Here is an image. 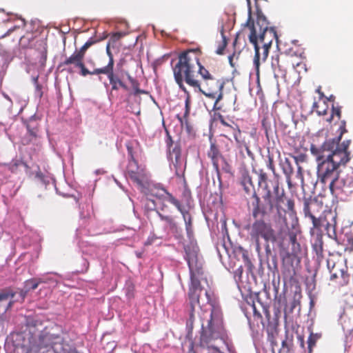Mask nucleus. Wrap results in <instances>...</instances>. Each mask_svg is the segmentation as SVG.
I'll list each match as a JSON object with an SVG mask.
<instances>
[{
	"label": "nucleus",
	"mask_w": 353,
	"mask_h": 353,
	"mask_svg": "<svg viewBox=\"0 0 353 353\" xmlns=\"http://www.w3.org/2000/svg\"><path fill=\"white\" fill-rule=\"evenodd\" d=\"M183 248L185 251L184 258L188 263L190 274L188 297L191 310L188 322L190 325H192L194 321V308L196 305L201 307L200 296L203 288L201 285L199 277L203 274V263L202 259L199 256V249L196 243L191 241L189 244L185 245Z\"/></svg>",
	"instance_id": "1"
},
{
	"label": "nucleus",
	"mask_w": 353,
	"mask_h": 353,
	"mask_svg": "<svg viewBox=\"0 0 353 353\" xmlns=\"http://www.w3.org/2000/svg\"><path fill=\"white\" fill-rule=\"evenodd\" d=\"M245 26L250 30L249 41L254 48L253 63L259 74L261 63L267 60L273 40H278V36L274 28H263L260 23H245Z\"/></svg>",
	"instance_id": "2"
},
{
	"label": "nucleus",
	"mask_w": 353,
	"mask_h": 353,
	"mask_svg": "<svg viewBox=\"0 0 353 353\" xmlns=\"http://www.w3.org/2000/svg\"><path fill=\"white\" fill-rule=\"evenodd\" d=\"M199 50H190L183 52L179 56L177 63L173 68L174 79L179 88L186 94L189 92L183 85V81L190 86L200 89V82L196 76V65L199 64Z\"/></svg>",
	"instance_id": "3"
},
{
	"label": "nucleus",
	"mask_w": 353,
	"mask_h": 353,
	"mask_svg": "<svg viewBox=\"0 0 353 353\" xmlns=\"http://www.w3.org/2000/svg\"><path fill=\"white\" fill-rule=\"evenodd\" d=\"M205 302L212 306L210 319L208 325L204 327L202 325L200 344L201 346H208L216 352L221 353L217 347L209 346L213 341L222 338L224 335V328L223 323V316L219 307L216 305L214 299V294L210 290H205Z\"/></svg>",
	"instance_id": "4"
},
{
	"label": "nucleus",
	"mask_w": 353,
	"mask_h": 353,
	"mask_svg": "<svg viewBox=\"0 0 353 353\" xmlns=\"http://www.w3.org/2000/svg\"><path fill=\"white\" fill-rule=\"evenodd\" d=\"M323 208L322 205L318 202L316 199L312 197L303 199V212L305 217L311 219L313 228L316 229H321L322 226L325 225L326 230L329 233L330 228H333L334 234V226L336 225V216L332 211H325L323 215L317 216ZM330 236L331 235L328 234Z\"/></svg>",
	"instance_id": "5"
},
{
	"label": "nucleus",
	"mask_w": 353,
	"mask_h": 353,
	"mask_svg": "<svg viewBox=\"0 0 353 353\" xmlns=\"http://www.w3.org/2000/svg\"><path fill=\"white\" fill-rule=\"evenodd\" d=\"M325 158L317 161V174L320 181L326 184L329 183V188L330 192H333L335 188L336 183L339 182L340 178V168L345 166L347 162L334 154L332 158Z\"/></svg>",
	"instance_id": "6"
},
{
	"label": "nucleus",
	"mask_w": 353,
	"mask_h": 353,
	"mask_svg": "<svg viewBox=\"0 0 353 353\" xmlns=\"http://www.w3.org/2000/svg\"><path fill=\"white\" fill-rule=\"evenodd\" d=\"M272 185L273 186V196L271 193L270 198H264V200L268 202L271 209L274 208L276 210L279 219H281L283 223H285L287 221L285 217L287 212L292 214H296L294 201L285 196L284 190L279 188V182L272 181Z\"/></svg>",
	"instance_id": "7"
},
{
	"label": "nucleus",
	"mask_w": 353,
	"mask_h": 353,
	"mask_svg": "<svg viewBox=\"0 0 353 353\" xmlns=\"http://www.w3.org/2000/svg\"><path fill=\"white\" fill-rule=\"evenodd\" d=\"M250 236L257 246L260 245L261 239L267 243H275L278 241L277 235L272 225L263 219H256L253 222L250 227Z\"/></svg>",
	"instance_id": "8"
},
{
	"label": "nucleus",
	"mask_w": 353,
	"mask_h": 353,
	"mask_svg": "<svg viewBox=\"0 0 353 353\" xmlns=\"http://www.w3.org/2000/svg\"><path fill=\"white\" fill-rule=\"evenodd\" d=\"M341 140L337 137L327 139L321 147L311 145L310 152L316 157V160H321L329 157H334V154L340 152L339 143Z\"/></svg>",
	"instance_id": "9"
},
{
	"label": "nucleus",
	"mask_w": 353,
	"mask_h": 353,
	"mask_svg": "<svg viewBox=\"0 0 353 353\" xmlns=\"http://www.w3.org/2000/svg\"><path fill=\"white\" fill-rule=\"evenodd\" d=\"M285 225L282 226L277 234L278 241H283L287 236H289L290 242L292 245V252L291 253L288 252L283 260H289L292 262L294 259H296L298 262H300V259L298 257V253L301 251L299 243L296 241V236L293 232H290L288 226L287 221L284 223Z\"/></svg>",
	"instance_id": "10"
},
{
	"label": "nucleus",
	"mask_w": 353,
	"mask_h": 353,
	"mask_svg": "<svg viewBox=\"0 0 353 353\" xmlns=\"http://www.w3.org/2000/svg\"><path fill=\"white\" fill-rule=\"evenodd\" d=\"M126 172L130 179L139 186H142L148 178L145 170L139 166L137 160L128 161Z\"/></svg>",
	"instance_id": "11"
},
{
	"label": "nucleus",
	"mask_w": 353,
	"mask_h": 353,
	"mask_svg": "<svg viewBox=\"0 0 353 353\" xmlns=\"http://www.w3.org/2000/svg\"><path fill=\"white\" fill-rule=\"evenodd\" d=\"M149 192L151 196L162 201H168L174 205L177 210H181V202L160 185H153L150 186Z\"/></svg>",
	"instance_id": "12"
},
{
	"label": "nucleus",
	"mask_w": 353,
	"mask_h": 353,
	"mask_svg": "<svg viewBox=\"0 0 353 353\" xmlns=\"http://www.w3.org/2000/svg\"><path fill=\"white\" fill-rule=\"evenodd\" d=\"M62 65L68 66L67 70L70 73L74 72V68H77L81 70L80 74L83 77L88 74H92V71H89L85 68L83 63V58L76 52H74L70 57L65 59Z\"/></svg>",
	"instance_id": "13"
},
{
	"label": "nucleus",
	"mask_w": 353,
	"mask_h": 353,
	"mask_svg": "<svg viewBox=\"0 0 353 353\" xmlns=\"http://www.w3.org/2000/svg\"><path fill=\"white\" fill-rule=\"evenodd\" d=\"M223 83L221 81L213 83L211 88H202L201 84L200 83V89L197 90L206 97L214 100L213 110H219L220 108L217 107V104L223 97Z\"/></svg>",
	"instance_id": "14"
},
{
	"label": "nucleus",
	"mask_w": 353,
	"mask_h": 353,
	"mask_svg": "<svg viewBox=\"0 0 353 353\" xmlns=\"http://www.w3.org/2000/svg\"><path fill=\"white\" fill-rule=\"evenodd\" d=\"M339 192L348 196L353 197V172L347 174L345 177L339 178V182L336 183L335 188L331 193L332 194H336Z\"/></svg>",
	"instance_id": "15"
},
{
	"label": "nucleus",
	"mask_w": 353,
	"mask_h": 353,
	"mask_svg": "<svg viewBox=\"0 0 353 353\" xmlns=\"http://www.w3.org/2000/svg\"><path fill=\"white\" fill-rule=\"evenodd\" d=\"M113 68H97L92 71V74H106L110 81V83L112 85V90H117L119 86L126 91L129 90L128 86L119 79L118 77L114 75Z\"/></svg>",
	"instance_id": "16"
},
{
	"label": "nucleus",
	"mask_w": 353,
	"mask_h": 353,
	"mask_svg": "<svg viewBox=\"0 0 353 353\" xmlns=\"http://www.w3.org/2000/svg\"><path fill=\"white\" fill-rule=\"evenodd\" d=\"M253 172L258 176L259 185L266 190V194L263 196V199L270 198V195L272 193L271 189L273 190L272 181H276L279 182L278 176L275 174L272 179H269L267 173L263 169L253 170Z\"/></svg>",
	"instance_id": "17"
},
{
	"label": "nucleus",
	"mask_w": 353,
	"mask_h": 353,
	"mask_svg": "<svg viewBox=\"0 0 353 353\" xmlns=\"http://www.w3.org/2000/svg\"><path fill=\"white\" fill-rule=\"evenodd\" d=\"M208 157L210 159L217 178L221 183L219 161H222L224 157L221 154L218 145L215 143H210V149L208 151Z\"/></svg>",
	"instance_id": "18"
},
{
	"label": "nucleus",
	"mask_w": 353,
	"mask_h": 353,
	"mask_svg": "<svg viewBox=\"0 0 353 353\" xmlns=\"http://www.w3.org/2000/svg\"><path fill=\"white\" fill-rule=\"evenodd\" d=\"M168 146L169 148L170 158L176 168V172H178V168L181 165V151L179 145L175 144V145L171 149L173 142L170 137H169L167 141Z\"/></svg>",
	"instance_id": "19"
},
{
	"label": "nucleus",
	"mask_w": 353,
	"mask_h": 353,
	"mask_svg": "<svg viewBox=\"0 0 353 353\" xmlns=\"http://www.w3.org/2000/svg\"><path fill=\"white\" fill-rule=\"evenodd\" d=\"M233 28V26L231 23H225L220 29V33L221 35L222 41L218 43L217 48L216 50V54L222 55L224 54L225 49L226 48L228 40L229 34L231 30Z\"/></svg>",
	"instance_id": "20"
},
{
	"label": "nucleus",
	"mask_w": 353,
	"mask_h": 353,
	"mask_svg": "<svg viewBox=\"0 0 353 353\" xmlns=\"http://www.w3.org/2000/svg\"><path fill=\"white\" fill-rule=\"evenodd\" d=\"M189 100L190 93H188V96L186 97L185 100V110L184 114L183 117L177 114L176 117L181 123V128H184L188 134H192L194 132V130L192 125L188 121V115L190 113Z\"/></svg>",
	"instance_id": "21"
},
{
	"label": "nucleus",
	"mask_w": 353,
	"mask_h": 353,
	"mask_svg": "<svg viewBox=\"0 0 353 353\" xmlns=\"http://www.w3.org/2000/svg\"><path fill=\"white\" fill-rule=\"evenodd\" d=\"M241 184L247 194L252 195V197L257 195L252 177L247 171H244L241 174Z\"/></svg>",
	"instance_id": "22"
},
{
	"label": "nucleus",
	"mask_w": 353,
	"mask_h": 353,
	"mask_svg": "<svg viewBox=\"0 0 353 353\" xmlns=\"http://www.w3.org/2000/svg\"><path fill=\"white\" fill-rule=\"evenodd\" d=\"M248 18L246 22H267V17L259 8L258 3H255V11L251 10V4L248 6Z\"/></svg>",
	"instance_id": "23"
},
{
	"label": "nucleus",
	"mask_w": 353,
	"mask_h": 353,
	"mask_svg": "<svg viewBox=\"0 0 353 353\" xmlns=\"http://www.w3.org/2000/svg\"><path fill=\"white\" fill-rule=\"evenodd\" d=\"M157 214L161 220L165 223L166 229H168L172 232H178V225L174 216L171 215H165V214L159 212V210H157Z\"/></svg>",
	"instance_id": "24"
},
{
	"label": "nucleus",
	"mask_w": 353,
	"mask_h": 353,
	"mask_svg": "<svg viewBox=\"0 0 353 353\" xmlns=\"http://www.w3.org/2000/svg\"><path fill=\"white\" fill-rule=\"evenodd\" d=\"M26 128L30 139L28 141L23 139V144H28L30 141L37 137L39 132V124L36 122V121L30 119L26 123Z\"/></svg>",
	"instance_id": "25"
},
{
	"label": "nucleus",
	"mask_w": 353,
	"mask_h": 353,
	"mask_svg": "<svg viewBox=\"0 0 353 353\" xmlns=\"http://www.w3.org/2000/svg\"><path fill=\"white\" fill-rule=\"evenodd\" d=\"M280 166L284 174L286 176L288 184L290 185L291 181V176L294 172V169L291 163V161L288 158H284V159H281Z\"/></svg>",
	"instance_id": "26"
},
{
	"label": "nucleus",
	"mask_w": 353,
	"mask_h": 353,
	"mask_svg": "<svg viewBox=\"0 0 353 353\" xmlns=\"http://www.w3.org/2000/svg\"><path fill=\"white\" fill-rule=\"evenodd\" d=\"M181 210H178L181 214L183 215L185 224V230L187 232L188 236L190 239L193 236V229H192V221L191 215L188 213V211L185 210L181 204Z\"/></svg>",
	"instance_id": "27"
},
{
	"label": "nucleus",
	"mask_w": 353,
	"mask_h": 353,
	"mask_svg": "<svg viewBox=\"0 0 353 353\" xmlns=\"http://www.w3.org/2000/svg\"><path fill=\"white\" fill-rule=\"evenodd\" d=\"M219 121L223 126L229 128L231 130L234 139L237 143H239V137L241 136V132L238 125L234 123V121H231L232 124L229 123L222 116H220Z\"/></svg>",
	"instance_id": "28"
},
{
	"label": "nucleus",
	"mask_w": 353,
	"mask_h": 353,
	"mask_svg": "<svg viewBox=\"0 0 353 353\" xmlns=\"http://www.w3.org/2000/svg\"><path fill=\"white\" fill-rule=\"evenodd\" d=\"M350 143V140H345L341 144L339 143L340 152L336 154L337 156H339L341 159H342L346 162H349L351 159L350 152L348 151Z\"/></svg>",
	"instance_id": "29"
},
{
	"label": "nucleus",
	"mask_w": 353,
	"mask_h": 353,
	"mask_svg": "<svg viewBox=\"0 0 353 353\" xmlns=\"http://www.w3.org/2000/svg\"><path fill=\"white\" fill-rule=\"evenodd\" d=\"M254 201H252V216L254 218H257L259 215L265 216L267 214L266 208L263 205L260 204V198L256 195L253 197Z\"/></svg>",
	"instance_id": "30"
},
{
	"label": "nucleus",
	"mask_w": 353,
	"mask_h": 353,
	"mask_svg": "<svg viewBox=\"0 0 353 353\" xmlns=\"http://www.w3.org/2000/svg\"><path fill=\"white\" fill-rule=\"evenodd\" d=\"M330 280L334 281L340 276L345 283H347L349 281L350 275L343 269H339L338 271L336 269V266L334 265L332 270H330Z\"/></svg>",
	"instance_id": "31"
},
{
	"label": "nucleus",
	"mask_w": 353,
	"mask_h": 353,
	"mask_svg": "<svg viewBox=\"0 0 353 353\" xmlns=\"http://www.w3.org/2000/svg\"><path fill=\"white\" fill-rule=\"evenodd\" d=\"M196 68H198V72L203 78V81L205 80H210L211 83H213L221 82L220 80L213 77L212 74L209 72V71L205 67H203L200 62L199 65H196Z\"/></svg>",
	"instance_id": "32"
},
{
	"label": "nucleus",
	"mask_w": 353,
	"mask_h": 353,
	"mask_svg": "<svg viewBox=\"0 0 353 353\" xmlns=\"http://www.w3.org/2000/svg\"><path fill=\"white\" fill-rule=\"evenodd\" d=\"M126 77H127L129 82L130 83L132 89L134 90V95L147 93L146 91H145L143 90H141L139 88V83L138 82V81L137 79H135L134 78H133L128 72H126Z\"/></svg>",
	"instance_id": "33"
},
{
	"label": "nucleus",
	"mask_w": 353,
	"mask_h": 353,
	"mask_svg": "<svg viewBox=\"0 0 353 353\" xmlns=\"http://www.w3.org/2000/svg\"><path fill=\"white\" fill-rule=\"evenodd\" d=\"M25 163L20 160H12L10 163H3V165L8 168V169L12 173H16L18 168Z\"/></svg>",
	"instance_id": "34"
},
{
	"label": "nucleus",
	"mask_w": 353,
	"mask_h": 353,
	"mask_svg": "<svg viewBox=\"0 0 353 353\" xmlns=\"http://www.w3.org/2000/svg\"><path fill=\"white\" fill-rule=\"evenodd\" d=\"M0 19L2 20V22H10V21L20 20L22 22H26L25 19L22 18L21 16L18 17L17 15H12L8 16V14H6L3 11H0Z\"/></svg>",
	"instance_id": "35"
},
{
	"label": "nucleus",
	"mask_w": 353,
	"mask_h": 353,
	"mask_svg": "<svg viewBox=\"0 0 353 353\" xmlns=\"http://www.w3.org/2000/svg\"><path fill=\"white\" fill-rule=\"evenodd\" d=\"M321 338V334L311 333L307 339V345L309 352L311 353L312 348L316 345L318 339Z\"/></svg>",
	"instance_id": "36"
},
{
	"label": "nucleus",
	"mask_w": 353,
	"mask_h": 353,
	"mask_svg": "<svg viewBox=\"0 0 353 353\" xmlns=\"http://www.w3.org/2000/svg\"><path fill=\"white\" fill-rule=\"evenodd\" d=\"M97 42L96 40H94L93 39H90L88 41H86L84 45L79 49V51L75 52L79 55H80L81 57L84 59L85 54L86 53L87 50L92 46L93 44H94Z\"/></svg>",
	"instance_id": "37"
},
{
	"label": "nucleus",
	"mask_w": 353,
	"mask_h": 353,
	"mask_svg": "<svg viewBox=\"0 0 353 353\" xmlns=\"http://www.w3.org/2000/svg\"><path fill=\"white\" fill-rule=\"evenodd\" d=\"M97 42L96 40H94L93 39H90L88 41H86L84 45L79 49V51L75 52L79 55H80L81 57L84 59L85 54L86 53L87 50L92 46L93 44H94Z\"/></svg>",
	"instance_id": "38"
},
{
	"label": "nucleus",
	"mask_w": 353,
	"mask_h": 353,
	"mask_svg": "<svg viewBox=\"0 0 353 353\" xmlns=\"http://www.w3.org/2000/svg\"><path fill=\"white\" fill-rule=\"evenodd\" d=\"M44 282L41 279L37 281L35 279L28 280L26 282V288L28 291L34 290L37 288L39 283Z\"/></svg>",
	"instance_id": "39"
},
{
	"label": "nucleus",
	"mask_w": 353,
	"mask_h": 353,
	"mask_svg": "<svg viewBox=\"0 0 353 353\" xmlns=\"http://www.w3.org/2000/svg\"><path fill=\"white\" fill-rule=\"evenodd\" d=\"M336 116L338 117V119H341V108L340 106H334V105H332V114L331 116L327 119V121L328 122H331L333 117Z\"/></svg>",
	"instance_id": "40"
},
{
	"label": "nucleus",
	"mask_w": 353,
	"mask_h": 353,
	"mask_svg": "<svg viewBox=\"0 0 353 353\" xmlns=\"http://www.w3.org/2000/svg\"><path fill=\"white\" fill-rule=\"evenodd\" d=\"M106 53L109 57V61H108V65L106 66L103 67V68H114V62L113 54L110 50V43H108L106 46Z\"/></svg>",
	"instance_id": "41"
},
{
	"label": "nucleus",
	"mask_w": 353,
	"mask_h": 353,
	"mask_svg": "<svg viewBox=\"0 0 353 353\" xmlns=\"http://www.w3.org/2000/svg\"><path fill=\"white\" fill-rule=\"evenodd\" d=\"M323 241L321 235H318L314 244V248L317 253L323 252Z\"/></svg>",
	"instance_id": "42"
},
{
	"label": "nucleus",
	"mask_w": 353,
	"mask_h": 353,
	"mask_svg": "<svg viewBox=\"0 0 353 353\" xmlns=\"http://www.w3.org/2000/svg\"><path fill=\"white\" fill-rule=\"evenodd\" d=\"M128 34V31L118 30L111 34V39L113 42H115Z\"/></svg>",
	"instance_id": "43"
},
{
	"label": "nucleus",
	"mask_w": 353,
	"mask_h": 353,
	"mask_svg": "<svg viewBox=\"0 0 353 353\" xmlns=\"http://www.w3.org/2000/svg\"><path fill=\"white\" fill-rule=\"evenodd\" d=\"M338 132L339 135L336 137L338 138V139L341 140L343 135L345 133L347 132V130L346 129V122L345 120L341 121Z\"/></svg>",
	"instance_id": "44"
},
{
	"label": "nucleus",
	"mask_w": 353,
	"mask_h": 353,
	"mask_svg": "<svg viewBox=\"0 0 353 353\" xmlns=\"http://www.w3.org/2000/svg\"><path fill=\"white\" fill-rule=\"evenodd\" d=\"M325 105L326 106L325 108L320 109L319 104L316 102H314L313 108L316 111L319 115H325L327 112V106L326 104H325Z\"/></svg>",
	"instance_id": "45"
},
{
	"label": "nucleus",
	"mask_w": 353,
	"mask_h": 353,
	"mask_svg": "<svg viewBox=\"0 0 353 353\" xmlns=\"http://www.w3.org/2000/svg\"><path fill=\"white\" fill-rule=\"evenodd\" d=\"M290 344L286 340L282 341L281 348L279 350V353H288L290 350Z\"/></svg>",
	"instance_id": "46"
},
{
	"label": "nucleus",
	"mask_w": 353,
	"mask_h": 353,
	"mask_svg": "<svg viewBox=\"0 0 353 353\" xmlns=\"http://www.w3.org/2000/svg\"><path fill=\"white\" fill-rule=\"evenodd\" d=\"M126 148L128 150V154L129 157V160H136L134 158V151H133V146L132 143H126Z\"/></svg>",
	"instance_id": "47"
},
{
	"label": "nucleus",
	"mask_w": 353,
	"mask_h": 353,
	"mask_svg": "<svg viewBox=\"0 0 353 353\" xmlns=\"http://www.w3.org/2000/svg\"><path fill=\"white\" fill-rule=\"evenodd\" d=\"M222 163H223V166H222V170L227 172V173H229L231 172V166L228 163V161H226V159L225 158L223 159V160L221 161Z\"/></svg>",
	"instance_id": "48"
},
{
	"label": "nucleus",
	"mask_w": 353,
	"mask_h": 353,
	"mask_svg": "<svg viewBox=\"0 0 353 353\" xmlns=\"http://www.w3.org/2000/svg\"><path fill=\"white\" fill-rule=\"evenodd\" d=\"M267 166L275 174V166L274 164V161L273 159L270 157H268Z\"/></svg>",
	"instance_id": "49"
},
{
	"label": "nucleus",
	"mask_w": 353,
	"mask_h": 353,
	"mask_svg": "<svg viewBox=\"0 0 353 353\" xmlns=\"http://www.w3.org/2000/svg\"><path fill=\"white\" fill-rule=\"evenodd\" d=\"M252 310H253L254 316L257 319H261L262 316H261V313L256 310L254 304H252Z\"/></svg>",
	"instance_id": "50"
},
{
	"label": "nucleus",
	"mask_w": 353,
	"mask_h": 353,
	"mask_svg": "<svg viewBox=\"0 0 353 353\" xmlns=\"http://www.w3.org/2000/svg\"><path fill=\"white\" fill-rule=\"evenodd\" d=\"M272 65L273 67H277V68H279L281 67V65L279 63V56H276V58L272 59Z\"/></svg>",
	"instance_id": "51"
},
{
	"label": "nucleus",
	"mask_w": 353,
	"mask_h": 353,
	"mask_svg": "<svg viewBox=\"0 0 353 353\" xmlns=\"http://www.w3.org/2000/svg\"><path fill=\"white\" fill-rule=\"evenodd\" d=\"M212 85L210 80H205L202 88H211Z\"/></svg>",
	"instance_id": "52"
},
{
	"label": "nucleus",
	"mask_w": 353,
	"mask_h": 353,
	"mask_svg": "<svg viewBox=\"0 0 353 353\" xmlns=\"http://www.w3.org/2000/svg\"><path fill=\"white\" fill-rule=\"evenodd\" d=\"M68 23H65V24H63L62 26H61L60 27V29H61V31L63 33H67L69 32L70 30V28L68 27L67 26Z\"/></svg>",
	"instance_id": "53"
},
{
	"label": "nucleus",
	"mask_w": 353,
	"mask_h": 353,
	"mask_svg": "<svg viewBox=\"0 0 353 353\" xmlns=\"http://www.w3.org/2000/svg\"><path fill=\"white\" fill-rule=\"evenodd\" d=\"M168 211V206L163 203L161 206V208H160V211L159 212H161L164 214V212H166Z\"/></svg>",
	"instance_id": "54"
},
{
	"label": "nucleus",
	"mask_w": 353,
	"mask_h": 353,
	"mask_svg": "<svg viewBox=\"0 0 353 353\" xmlns=\"http://www.w3.org/2000/svg\"><path fill=\"white\" fill-rule=\"evenodd\" d=\"M235 57V52L228 57V60L230 65L232 67H234V64L233 63V58Z\"/></svg>",
	"instance_id": "55"
},
{
	"label": "nucleus",
	"mask_w": 353,
	"mask_h": 353,
	"mask_svg": "<svg viewBox=\"0 0 353 353\" xmlns=\"http://www.w3.org/2000/svg\"><path fill=\"white\" fill-rule=\"evenodd\" d=\"M316 92L319 94V97H320V99H323V98H324V97H325L324 93L321 91V86H319V87L316 89Z\"/></svg>",
	"instance_id": "56"
},
{
	"label": "nucleus",
	"mask_w": 353,
	"mask_h": 353,
	"mask_svg": "<svg viewBox=\"0 0 353 353\" xmlns=\"http://www.w3.org/2000/svg\"><path fill=\"white\" fill-rule=\"evenodd\" d=\"M347 244L349 245L353 246V235H351L347 238Z\"/></svg>",
	"instance_id": "57"
},
{
	"label": "nucleus",
	"mask_w": 353,
	"mask_h": 353,
	"mask_svg": "<svg viewBox=\"0 0 353 353\" xmlns=\"http://www.w3.org/2000/svg\"><path fill=\"white\" fill-rule=\"evenodd\" d=\"M12 30H13V29L10 28V29L8 30V32H7L6 33L3 34L1 37H6V36H7V35H9V34H10V32H11Z\"/></svg>",
	"instance_id": "58"
},
{
	"label": "nucleus",
	"mask_w": 353,
	"mask_h": 353,
	"mask_svg": "<svg viewBox=\"0 0 353 353\" xmlns=\"http://www.w3.org/2000/svg\"><path fill=\"white\" fill-rule=\"evenodd\" d=\"M243 258L245 259V260H248V254H247V252L245 251L243 253Z\"/></svg>",
	"instance_id": "59"
},
{
	"label": "nucleus",
	"mask_w": 353,
	"mask_h": 353,
	"mask_svg": "<svg viewBox=\"0 0 353 353\" xmlns=\"http://www.w3.org/2000/svg\"><path fill=\"white\" fill-rule=\"evenodd\" d=\"M262 125L264 126V128L265 129V132H268V129H267V127L265 126V119H263L262 121Z\"/></svg>",
	"instance_id": "60"
},
{
	"label": "nucleus",
	"mask_w": 353,
	"mask_h": 353,
	"mask_svg": "<svg viewBox=\"0 0 353 353\" xmlns=\"http://www.w3.org/2000/svg\"><path fill=\"white\" fill-rule=\"evenodd\" d=\"M294 159H295L296 162L297 163V162H298L299 157H294ZM299 159H301V160L303 161V157L300 156V157H299Z\"/></svg>",
	"instance_id": "61"
},
{
	"label": "nucleus",
	"mask_w": 353,
	"mask_h": 353,
	"mask_svg": "<svg viewBox=\"0 0 353 353\" xmlns=\"http://www.w3.org/2000/svg\"><path fill=\"white\" fill-rule=\"evenodd\" d=\"M334 98L335 97L333 95H331L329 98H327V100H329L330 101H334Z\"/></svg>",
	"instance_id": "62"
},
{
	"label": "nucleus",
	"mask_w": 353,
	"mask_h": 353,
	"mask_svg": "<svg viewBox=\"0 0 353 353\" xmlns=\"http://www.w3.org/2000/svg\"><path fill=\"white\" fill-rule=\"evenodd\" d=\"M301 170H302V169H301V166H299V167H298V173H299V174H301Z\"/></svg>",
	"instance_id": "63"
},
{
	"label": "nucleus",
	"mask_w": 353,
	"mask_h": 353,
	"mask_svg": "<svg viewBox=\"0 0 353 353\" xmlns=\"http://www.w3.org/2000/svg\"><path fill=\"white\" fill-rule=\"evenodd\" d=\"M237 38H238V34L236 35V39H235V40H234V43H233V45H234V46H235V45H236V43Z\"/></svg>",
	"instance_id": "64"
}]
</instances>
